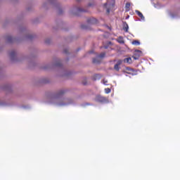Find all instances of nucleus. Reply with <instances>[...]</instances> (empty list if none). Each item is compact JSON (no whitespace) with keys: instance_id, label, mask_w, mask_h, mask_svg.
Segmentation results:
<instances>
[{"instance_id":"f257e3e1","label":"nucleus","mask_w":180,"mask_h":180,"mask_svg":"<svg viewBox=\"0 0 180 180\" xmlns=\"http://www.w3.org/2000/svg\"><path fill=\"white\" fill-rule=\"evenodd\" d=\"M104 7L107 9V13H110L111 9L115 8V0H108L104 4Z\"/></svg>"},{"instance_id":"f03ea898","label":"nucleus","mask_w":180,"mask_h":180,"mask_svg":"<svg viewBox=\"0 0 180 180\" xmlns=\"http://www.w3.org/2000/svg\"><path fill=\"white\" fill-rule=\"evenodd\" d=\"M96 102H99L100 103H104V102H106L107 99L106 98L101 96L97 95L95 98Z\"/></svg>"},{"instance_id":"7ed1b4c3","label":"nucleus","mask_w":180,"mask_h":180,"mask_svg":"<svg viewBox=\"0 0 180 180\" xmlns=\"http://www.w3.org/2000/svg\"><path fill=\"white\" fill-rule=\"evenodd\" d=\"M87 23H89V25H96L98 20L94 18H90L87 20Z\"/></svg>"},{"instance_id":"20e7f679","label":"nucleus","mask_w":180,"mask_h":180,"mask_svg":"<svg viewBox=\"0 0 180 180\" xmlns=\"http://www.w3.org/2000/svg\"><path fill=\"white\" fill-rule=\"evenodd\" d=\"M65 91V90H60L59 91L56 95L55 98H60V96H62V95H64Z\"/></svg>"},{"instance_id":"39448f33","label":"nucleus","mask_w":180,"mask_h":180,"mask_svg":"<svg viewBox=\"0 0 180 180\" xmlns=\"http://www.w3.org/2000/svg\"><path fill=\"white\" fill-rule=\"evenodd\" d=\"M123 30L125 31L126 33L129 32V25H127V22H123Z\"/></svg>"},{"instance_id":"423d86ee","label":"nucleus","mask_w":180,"mask_h":180,"mask_svg":"<svg viewBox=\"0 0 180 180\" xmlns=\"http://www.w3.org/2000/svg\"><path fill=\"white\" fill-rule=\"evenodd\" d=\"M125 72H127V74H131V72H134V69L127 67L125 68Z\"/></svg>"},{"instance_id":"0eeeda50","label":"nucleus","mask_w":180,"mask_h":180,"mask_svg":"<svg viewBox=\"0 0 180 180\" xmlns=\"http://www.w3.org/2000/svg\"><path fill=\"white\" fill-rule=\"evenodd\" d=\"M135 12L138 15V16L141 18V20H144V15H143V13H141V12H140L139 10H136Z\"/></svg>"},{"instance_id":"6e6552de","label":"nucleus","mask_w":180,"mask_h":180,"mask_svg":"<svg viewBox=\"0 0 180 180\" xmlns=\"http://www.w3.org/2000/svg\"><path fill=\"white\" fill-rule=\"evenodd\" d=\"M123 63H125L127 64H131L132 63L131 58L130 57L124 58L123 60Z\"/></svg>"},{"instance_id":"1a4fd4ad","label":"nucleus","mask_w":180,"mask_h":180,"mask_svg":"<svg viewBox=\"0 0 180 180\" xmlns=\"http://www.w3.org/2000/svg\"><path fill=\"white\" fill-rule=\"evenodd\" d=\"M117 41L120 43V44H124V39H123V37H119Z\"/></svg>"},{"instance_id":"9d476101","label":"nucleus","mask_w":180,"mask_h":180,"mask_svg":"<svg viewBox=\"0 0 180 180\" xmlns=\"http://www.w3.org/2000/svg\"><path fill=\"white\" fill-rule=\"evenodd\" d=\"M131 6V4L129 2L126 3L125 4V11L126 12H129L130 11V6Z\"/></svg>"},{"instance_id":"9b49d317","label":"nucleus","mask_w":180,"mask_h":180,"mask_svg":"<svg viewBox=\"0 0 180 180\" xmlns=\"http://www.w3.org/2000/svg\"><path fill=\"white\" fill-rule=\"evenodd\" d=\"M15 56H16V52H15V51H13L10 53V57L11 58L12 60L15 58Z\"/></svg>"},{"instance_id":"f8f14e48","label":"nucleus","mask_w":180,"mask_h":180,"mask_svg":"<svg viewBox=\"0 0 180 180\" xmlns=\"http://www.w3.org/2000/svg\"><path fill=\"white\" fill-rule=\"evenodd\" d=\"M132 44L134 46H140V41L138 40H134L132 41Z\"/></svg>"},{"instance_id":"ddd939ff","label":"nucleus","mask_w":180,"mask_h":180,"mask_svg":"<svg viewBox=\"0 0 180 180\" xmlns=\"http://www.w3.org/2000/svg\"><path fill=\"white\" fill-rule=\"evenodd\" d=\"M106 56V53H101L100 55L98 56V58H103Z\"/></svg>"},{"instance_id":"4468645a","label":"nucleus","mask_w":180,"mask_h":180,"mask_svg":"<svg viewBox=\"0 0 180 180\" xmlns=\"http://www.w3.org/2000/svg\"><path fill=\"white\" fill-rule=\"evenodd\" d=\"M114 70H115V71H119V70H120V67H119V65L115 64L114 66Z\"/></svg>"},{"instance_id":"2eb2a0df","label":"nucleus","mask_w":180,"mask_h":180,"mask_svg":"<svg viewBox=\"0 0 180 180\" xmlns=\"http://www.w3.org/2000/svg\"><path fill=\"white\" fill-rule=\"evenodd\" d=\"M7 41H8L9 43H11V41H12L13 40V38H12V37L8 36L7 37Z\"/></svg>"},{"instance_id":"dca6fc26","label":"nucleus","mask_w":180,"mask_h":180,"mask_svg":"<svg viewBox=\"0 0 180 180\" xmlns=\"http://www.w3.org/2000/svg\"><path fill=\"white\" fill-rule=\"evenodd\" d=\"M93 63H94V64H99L100 61L98 60V58H94Z\"/></svg>"},{"instance_id":"f3484780","label":"nucleus","mask_w":180,"mask_h":180,"mask_svg":"<svg viewBox=\"0 0 180 180\" xmlns=\"http://www.w3.org/2000/svg\"><path fill=\"white\" fill-rule=\"evenodd\" d=\"M122 63H123V60H117L116 64H117V65H122Z\"/></svg>"},{"instance_id":"a211bd4d","label":"nucleus","mask_w":180,"mask_h":180,"mask_svg":"<svg viewBox=\"0 0 180 180\" xmlns=\"http://www.w3.org/2000/svg\"><path fill=\"white\" fill-rule=\"evenodd\" d=\"M110 91H111L110 89L109 88L105 89V94H110Z\"/></svg>"},{"instance_id":"6ab92c4d","label":"nucleus","mask_w":180,"mask_h":180,"mask_svg":"<svg viewBox=\"0 0 180 180\" xmlns=\"http://www.w3.org/2000/svg\"><path fill=\"white\" fill-rule=\"evenodd\" d=\"M78 11L79 12H86L84 9H82V8H79L78 9Z\"/></svg>"},{"instance_id":"aec40b11","label":"nucleus","mask_w":180,"mask_h":180,"mask_svg":"<svg viewBox=\"0 0 180 180\" xmlns=\"http://www.w3.org/2000/svg\"><path fill=\"white\" fill-rule=\"evenodd\" d=\"M82 29H86V27H85V25H82Z\"/></svg>"},{"instance_id":"412c9836","label":"nucleus","mask_w":180,"mask_h":180,"mask_svg":"<svg viewBox=\"0 0 180 180\" xmlns=\"http://www.w3.org/2000/svg\"><path fill=\"white\" fill-rule=\"evenodd\" d=\"M107 82H108V81L103 80V84H104V85H106Z\"/></svg>"},{"instance_id":"4be33fe9","label":"nucleus","mask_w":180,"mask_h":180,"mask_svg":"<svg viewBox=\"0 0 180 180\" xmlns=\"http://www.w3.org/2000/svg\"><path fill=\"white\" fill-rule=\"evenodd\" d=\"M64 53H67V50H65V51H64Z\"/></svg>"},{"instance_id":"5701e85b","label":"nucleus","mask_w":180,"mask_h":180,"mask_svg":"<svg viewBox=\"0 0 180 180\" xmlns=\"http://www.w3.org/2000/svg\"><path fill=\"white\" fill-rule=\"evenodd\" d=\"M86 83H85V82H83V85H86Z\"/></svg>"},{"instance_id":"b1692460","label":"nucleus","mask_w":180,"mask_h":180,"mask_svg":"<svg viewBox=\"0 0 180 180\" xmlns=\"http://www.w3.org/2000/svg\"><path fill=\"white\" fill-rule=\"evenodd\" d=\"M104 49H108V46H104Z\"/></svg>"},{"instance_id":"393cba45","label":"nucleus","mask_w":180,"mask_h":180,"mask_svg":"<svg viewBox=\"0 0 180 180\" xmlns=\"http://www.w3.org/2000/svg\"><path fill=\"white\" fill-rule=\"evenodd\" d=\"M126 19H129V15H128V17L126 18Z\"/></svg>"},{"instance_id":"a878e982","label":"nucleus","mask_w":180,"mask_h":180,"mask_svg":"<svg viewBox=\"0 0 180 180\" xmlns=\"http://www.w3.org/2000/svg\"><path fill=\"white\" fill-rule=\"evenodd\" d=\"M46 43H49V42H47V41H46Z\"/></svg>"}]
</instances>
